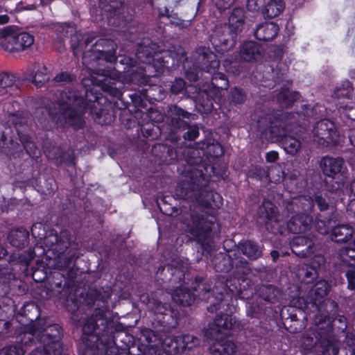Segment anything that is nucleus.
Segmentation results:
<instances>
[{
    "mask_svg": "<svg viewBox=\"0 0 355 355\" xmlns=\"http://www.w3.org/2000/svg\"><path fill=\"white\" fill-rule=\"evenodd\" d=\"M298 114L285 113L279 120L272 114H266L258 121V128L262 135L271 142H282L297 123Z\"/></svg>",
    "mask_w": 355,
    "mask_h": 355,
    "instance_id": "obj_7",
    "label": "nucleus"
},
{
    "mask_svg": "<svg viewBox=\"0 0 355 355\" xmlns=\"http://www.w3.org/2000/svg\"><path fill=\"white\" fill-rule=\"evenodd\" d=\"M312 134L313 141L323 147L336 145L340 137L335 123L327 119L315 123Z\"/></svg>",
    "mask_w": 355,
    "mask_h": 355,
    "instance_id": "obj_14",
    "label": "nucleus"
},
{
    "mask_svg": "<svg viewBox=\"0 0 355 355\" xmlns=\"http://www.w3.org/2000/svg\"><path fill=\"white\" fill-rule=\"evenodd\" d=\"M29 232L24 228L20 227L16 230L12 231L8 240L10 243L17 248H22L28 243Z\"/></svg>",
    "mask_w": 355,
    "mask_h": 355,
    "instance_id": "obj_28",
    "label": "nucleus"
},
{
    "mask_svg": "<svg viewBox=\"0 0 355 355\" xmlns=\"http://www.w3.org/2000/svg\"><path fill=\"white\" fill-rule=\"evenodd\" d=\"M18 143L13 138L10 127L3 125L0 126V149L4 153H12L17 150Z\"/></svg>",
    "mask_w": 355,
    "mask_h": 355,
    "instance_id": "obj_20",
    "label": "nucleus"
},
{
    "mask_svg": "<svg viewBox=\"0 0 355 355\" xmlns=\"http://www.w3.org/2000/svg\"><path fill=\"white\" fill-rule=\"evenodd\" d=\"M69 233L64 230L61 231L59 234L51 232L46 237L45 243L49 245L53 251L58 254H62L71 244Z\"/></svg>",
    "mask_w": 355,
    "mask_h": 355,
    "instance_id": "obj_17",
    "label": "nucleus"
},
{
    "mask_svg": "<svg viewBox=\"0 0 355 355\" xmlns=\"http://www.w3.org/2000/svg\"><path fill=\"white\" fill-rule=\"evenodd\" d=\"M239 249L251 260H256L262 256V249L252 241H245L239 244Z\"/></svg>",
    "mask_w": 355,
    "mask_h": 355,
    "instance_id": "obj_27",
    "label": "nucleus"
},
{
    "mask_svg": "<svg viewBox=\"0 0 355 355\" xmlns=\"http://www.w3.org/2000/svg\"><path fill=\"white\" fill-rule=\"evenodd\" d=\"M281 144L284 150L291 155H295L298 153L302 148L301 141L299 139L288 134L284 137Z\"/></svg>",
    "mask_w": 355,
    "mask_h": 355,
    "instance_id": "obj_33",
    "label": "nucleus"
},
{
    "mask_svg": "<svg viewBox=\"0 0 355 355\" xmlns=\"http://www.w3.org/2000/svg\"><path fill=\"white\" fill-rule=\"evenodd\" d=\"M245 10L234 7L228 18V23L216 26L209 36L211 44H236L245 21Z\"/></svg>",
    "mask_w": 355,
    "mask_h": 355,
    "instance_id": "obj_6",
    "label": "nucleus"
},
{
    "mask_svg": "<svg viewBox=\"0 0 355 355\" xmlns=\"http://www.w3.org/2000/svg\"><path fill=\"white\" fill-rule=\"evenodd\" d=\"M338 259L349 266H355V249L352 248H343L338 251Z\"/></svg>",
    "mask_w": 355,
    "mask_h": 355,
    "instance_id": "obj_43",
    "label": "nucleus"
},
{
    "mask_svg": "<svg viewBox=\"0 0 355 355\" xmlns=\"http://www.w3.org/2000/svg\"><path fill=\"white\" fill-rule=\"evenodd\" d=\"M313 206V200L306 196H298L287 202L286 209L288 213L299 211L300 209L305 212L293 216L287 222L286 228L289 232L300 234L310 228L313 219L307 212L311 211Z\"/></svg>",
    "mask_w": 355,
    "mask_h": 355,
    "instance_id": "obj_9",
    "label": "nucleus"
},
{
    "mask_svg": "<svg viewBox=\"0 0 355 355\" xmlns=\"http://www.w3.org/2000/svg\"><path fill=\"white\" fill-rule=\"evenodd\" d=\"M258 214L260 219L266 223L267 220H270L275 216L278 215L277 207L269 200H264L262 205L259 207Z\"/></svg>",
    "mask_w": 355,
    "mask_h": 355,
    "instance_id": "obj_30",
    "label": "nucleus"
},
{
    "mask_svg": "<svg viewBox=\"0 0 355 355\" xmlns=\"http://www.w3.org/2000/svg\"><path fill=\"white\" fill-rule=\"evenodd\" d=\"M99 6L110 12L108 23L114 27L123 28L133 19L124 0H99Z\"/></svg>",
    "mask_w": 355,
    "mask_h": 355,
    "instance_id": "obj_13",
    "label": "nucleus"
},
{
    "mask_svg": "<svg viewBox=\"0 0 355 355\" xmlns=\"http://www.w3.org/2000/svg\"><path fill=\"white\" fill-rule=\"evenodd\" d=\"M15 26V32L10 36L13 37L15 44H34L35 37L33 34L26 31L17 33V27Z\"/></svg>",
    "mask_w": 355,
    "mask_h": 355,
    "instance_id": "obj_45",
    "label": "nucleus"
},
{
    "mask_svg": "<svg viewBox=\"0 0 355 355\" xmlns=\"http://www.w3.org/2000/svg\"><path fill=\"white\" fill-rule=\"evenodd\" d=\"M241 327V322L234 316L227 314L216 315L205 331V336L214 340L209 347L210 353L213 355H234L236 345L224 336L227 335L229 330L239 329Z\"/></svg>",
    "mask_w": 355,
    "mask_h": 355,
    "instance_id": "obj_4",
    "label": "nucleus"
},
{
    "mask_svg": "<svg viewBox=\"0 0 355 355\" xmlns=\"http://www.w3.org/2000/svg\"><path fill=\"white\" fill-rule=\"evenodd\" d=\"M167 112L171 116V125L179 130H185L189 127V123L184 119L191 118L194 120L197 118L196 114L188 112L175 104L169 105L167 107Z\"/></svg>",
    "mask_w": 355,
    "mask_h": 355,
    "instance_id": "obj_16",
    "label": "nucleus"
},
{
    "mask_svg": "<svg viewBox=\"0 0 355 355\" xmlns=\"http://www.w3.org/2000/svg\"><path fill=\"white\" fill-rule=\"evenodd\" d=\"M186 86V83L182 78H176L171 86V92L174 94L181 93Z\"/></svg>",
    "mask_w": 355,
    "mask_h": 355,
    "instance_id": "obj_58",
    "label": "nucleus"
},
{
    "mask_svg": "<svg viewBox=\"0 0 355 355\" xmlns=\"http://www.w3.org/2000/svg\"><path fill=\"white\" fill-rule=\"evenodd\" d=\"M259 46H243L240 52L241 58L244 61H251L257 59L260 55V51L257 48Z\"/></svg>",
    "mask_w": 355,
    "mask_h": 355,
    "instance_id": "obj_48",
    "label": "nucleus"
},
{
    "mask_svg": "<svg viewBox=\"0 0 355 355\" xmlns=\"http://www.w3.org/2000/svg\"><path fill=\"white\" fill-rule=\"evenodd\" d=\"M319 164L326 177L327 189L331 192L341 189L347 181V168L345 160L340 157L327 155L320 159Z\"/></svg>",
    "mask_w": 355,
    "mask_h": 355,
    "instance_id": "obj_10",
    "label": "nucleus"
},
{
    "mask_svg": "<svg viewBox=\"0 0 355 355\" xmlns=\"http://www.w3.org/2000/svg\"><path fill=\"white\" fill-rule=\"evenodd\" d=\"M8 112V123L15 126L19 137V133H23L22 132L28 126V119L21 112H10L9 110Z\"/></svg>",
    "mask_w": 355,
    "mask_h": 355,
    "instance_id": "obj_31",
    "label": "nucleus"
},
{
    "mask_svg": "<svg viewBox=\"0 0 355 355\" xmlns=\"http://www.w3.org/2000/svg\"><path fill=\"white\" fill-rule=\"evenodd\" d=\"M23 346L17 344L6 345L0 349V355H24Z\"/></svg>",
    "mask_w": 355,
    "mask_h": 355,
    "instance_id": "obj_50",
    "label": "nucleus"
},
{
    "mask_svg": "<svg viewBox=\"0 0 355 355\" xmlns=\"http://www.w3.org/2000/svg\"><path fill=\"white\" fill-rule=\"evenodd\" d=\"M180 339L183 344L182 348L184 349L190 350L199 345L198 338L193 335H184Z\"/></svg>",
    "mask_w": 355,
    "mask_h": 355,
    "instance_id": "obj_54",
    "label": "nucleus"
},
{
    "mask_svg": "<svg viewBox=\"0 0 355 355\" xmlns=\"http://www.w3.org/2000/svg\"><path fill=\"white\" fill-rule=\"evenodd\" d=\"M1 47L3 51L15 58L32 56L34 53L33 46H1Z\"/></svg>",
    "mask_w": 355,
    "mask_h": 355,
    "instance_id": "obj_34",
    "label": "nucleus"
},
{
    "mask_svg": "<svg viewBox=\"0 0 355 355\" xmlns=\"http://www.w3.org/2000/svg\"><path fill=\"white\" fill-rule=\"evenodd\" d=\"M345 276L347 279V287L350 290L355 289V268L347 270Z\"/></svg>",
    "mask_w": 355,
    "mask_h": 355,
    "instance_id": "obj_62",
    "label": "nucleus"
},
{
    "mask_svg": "<svg viewBox=\"0 0 355 355\" xmlns=\"http://www.w3.org/2000/svg\"><path fill=\"white\" fill-rule=\"evenodd\" d=\"M329 290L330 286L327 281L320 280L317 282L309 292L310 302L318 307V304H320L321 300L327 295Z\"/></svg>",
    "mask_w": 355,
    "mask_h": 355,
    "instance_id": "obj_22",
    "label": "nucleus"
},
{
    "mask_svg": "<svg viewBox=\"0 0 355 355\" xmlns=\"http://www.w3.org/2000/svg\"><path fill=\"white\" fill-rule=\"evenodd\" d=\"M216 220V217L209 214L202 207L194 206L191 209L187 231L202 244L208 243L213 236Z\"/></svg>",
    "mask_w": 355,
    "mask_h": 355,
    "instance_id": "obj_8",
    "label": "nucleus"
},
{
    "mask_svg": "<svg viewBox=\"0 0 355 355\" xmlns=\"http://www.w3.org/2000/svg\"><path fill=\"white\" fill-rule=\"evenodd\" d=\"M188 130L184 133L183 138L186 140L193 141L199 136V128L197 125H189Z\"/></svg>",
    "mask_w": 355,
    "mask_h": 355,
    "instance_id": "obj_57",
    "label": "nucleus"
},
{
    "mask_svg": "<svg viewBox=\"0 0 355 355\" xmlns=\"http://www.w3.org/2000/svg\"><path fill=\"white\" fill-rule=\"evenodd\" d=\"M86 107V102L83 97L74 91L64 90L60 93L58 101L37 111L35 123L46 130L66 126L79 129L84 123L83 116Z\"/></svg>",
    "mask_w": 355,
    "mask_h": 355,
    "instance_id": "obj_1",
    "label": "nucleus"
},
{
    "mask_svg": "<svg viewBox=\"0 0 355 355\" xmlns=\"http://www.w3.org/2000/svg\"><path fill=\"white\" fill-rule=\"evenodd\" d=\"M198 54H197V50H196V52H195V54L193 55V57H194V58L196 60V64H197L196 67L189 68V69H187L186 71H185V76H186V78L189 81H196V80H198V69H200V70L203 71L200 68V65L198 64V63L197 62L196 58H198Z\"/></svg>",
    "mask_w": 355,
    "mask_h": 355,
    "instance_id": "obj_55",
    "label": "nucleus"
},
{
    "mask_svg": "<svg viewBox=\"0 0 355 355\" xmlns=\"http://www.w3.org/2000/svg\"><path fill=\"white\" fill-rule=\"evenodd\" d=\"M285 9L284 0H270L264 6L263 15L266 19H273L278 17Z\"/></svg>",
    "mask_w": 355,
    "mask_h": 355,
    "instance_id": "obj_25",
    "label": "nucleus"
},
{
    "mask_svg": "<svg viewBox=\"0 0 355 355\" xmlns=\"http://www.w3.org/2000/svg\"><path fill=\"white\" fill-rule=\"evenodd\" d=\"M108 322L107 311L103 309H96L92 315L83 325V334L81 340L84 345V355H101L105 349L99 336L94 332L101 327L103 330Z\"/></svg>",
    "mask_w": 355,
    "mask_h": 355,
    "instance_id": "obj_5",
    "label": "nucleus"
},
{
    "mask_svg": "<svg viewBox=\"0 0 355 355\" xmlns=\"http://www.w3.org/2000/svg\"><path fill=\"white\" fill-rule=\"evenodd\" d=\"M354 234L352 226L347 224L334 227L331 231V239L338 243H347L351 241Z\"/></svg>",
    "mask_w": 355,
    "mask_h": 355,
    "instance_id": "obj_21",
    "label": "nucleus"
},
{
    "mask_svg": "<svg viewBox=\"0 0 355 355\" xmlns=\"http://www.w3.org/2000/svg\"><path fill=\"white\" fill-rule=\"evenodd\" d=\"M44 153L48 159L56 165H60L65 161V153L58 146L44 147Z\"/></svg>",
    "mask_w": 355,
    "mask_h": 355,
    "instance_id": "obj_36",
    "label": "nucleus"
},
{
    "mask_svg": "<svg viewBox=\"0 0 355 355\" xmlns=\"http://www.w3.org/2000/svg\"><path fill=\"white\" fill-rule=\"evenodd\" d=\"M37 338L42 347L33 350L29 355H66L61 343V328L58 324H51L42 331L33 327H25L17 336L16 342L21 346L31 345Z\"/></svg>",
    "mask_w": 355,
    "mask_h": 355,
    "instance_id": "obj_3",
    "label": "nucleus"
},
{
    "mask_svg": "<svg viewBox=\"0 0 355 355\" xmlns=\"http://www.w3.org/2000/svg\"><path fill=\"white\" fill-rule=\"evenodd\" d=\"M279 169L277 168H272L269 171L261 167L256 168V174L260 179H266L271 182L278 183L281 180L279 176Z\"/></svg>",
    "mask_w": 355,
    "mask_h": 355,
    "instance_id": "obj_41",
    "label": "nucleus"
},
{
    "mask_svg": "<svg viewBox=\"0 0 355 355\" xmlns=\"http://www.w3.org/2000/svg\"><path fill=\"white\" fill-rule=\"evenodd\" d=\"M73 256L59 254L56 261V267L60 270L65 269L70 266L72 263Z\"/></svg>",
    "mask_w": 355,
    "mask_h": 355,
    "instance_id": "obj_56",
    "label": "nucleus"
},
{
    "mask_svg": "<svg viewBox=\"0 0 355 355\" xmlns=\"http://www.w3.org/2000/svg\"><path fill=\"white\" fill-rule=\"evenodd\" d=\"M196 285L193 288L197 293L198 297L202 300H208L211 296V286L207 283L202 282L201 277L196 279Z\"/></svg>",
    "mask_w": 355,
    "mask_h": 355,
    "instance_id": "obj_42",
    "label": "nucleus"
},
{
    "mask_svg": "<svg viewBox=\"0 0 355 355\" xmlns=\"http://www.w3.org/2000/svg\"><path fill=\"white\" fill-rule=\"evenodd\" d=\"M149 306L156 314H166L170 311V305L166 303H162L160 301L153 299L149 302Z\"/></svg>",
    "mask_w": 355,
    "mask_h": 355,
    "instance_id": "obj_49",
    "label": "nucleus"
},
{
    "mask_svg": "<svg viewBox=\"0 0 355 355\" xmlns=\"http://www.w3.org/2000/svg\"><path fill=\"white\" fill-rule=\"evenodd\" d=\"M196 58L200 68L209 73H213L211 78L212 85L220 89H227L229 86V81L226 76L223 73H216L220 63L216 55L206 46H200L197 48Z\"/></svg>",
    "mask_w": 355,
    "mask_h": 355,
    "instance_id": "obj_12",
    "label": "nucleus"
},
{
    "mask_svg": "<svg viewBox=\"0 0 355 355\" xmlns=\"http://www.w3.org/2000/svg\"><path fill=\"white\" fill-rule=\"evenodd\" d=\"M266 229L272 234H282L285 230L284 223L279 216H275L270 220H267L265 223Z\"/></svg>",
    "mask_w": 355,
    "mask_h": 355,
    "instance_id": "obj_44",
    "label": "nucleus"
},
{
    "mask_svg": "<svg viewBox=\"0 0 355 355\" xmlns=\"http://www.w3.org/2000/svg\"><path fill=\"white\" fill-rule=\"evenodd\" d=\"M299 275L303 277V279L307 282L317 278L318 270L311 263V265H303L299 270Z\"/></svg>",
    "mask_w": 355,
    "mask_h": 355,
    "instance_id": "obj_47",
    "label": "nucleus"
},
{
    "mask_svg": "<svg viewBox=\"0 0 355 355\" xmlns=\"http://www.w3.org/2000/svg\"><path fill=\"white\" fill-rule=\"evenodd\" d=\"M234 269V272L238 276L248 275L251 271L248 262L243 257L236 261Z\"/></svg>",
    "mask_w": 355,
    "mask_h": 355,
    "instance_id": "obj_52",
    "label": "nucleus"
},
{
    "mask_svg": "<svg viewBox=\"0 0 355 355\" xmlns=\"http://www.w3.org/2000/svg\"><path fill=\"white\" fill-rule=\"evenodd\" d=\"M291 250L297 257L302 258L306 257L312 254L314 252V243L309 238L298 236L293 239Z\"/></svg>",
    "mask_w": 355,
    "mask_h": 355,
    "instance_id": "obj_18",
    "label": "nucleus"
},
{
    "mask_svg": "<svg viewBox=\"0 0 355 355\" xmlns=\"http://www.w3.org/2000/svg\"><path fill=\"white\" fill-rule=\"evenodd\" d=\"M100 103L95 101L91 109V113L94 121L101 125H104L110 123V115L107 112L106 109L99 107Z\"/></svg>",
    "mask_w": 355,
    "mask_h": 355,
    "instance_id": "obj_35",
    "label": "nucleus"
},
{
    "mask_svg": "<svg viewBox=\"0 0 355 355\" xmlns=\"http://www.w3.org/2000/svg\"><path fill=\"white\" fill-rule=\"evenodd\" d=\"M211 263L217 272H229L233 268L232 255L223 252L215 254Z\"/></svg>",
    "mask_w": 355,
    "mask_h": 355,
    "instance_id": "obj_23",
    "label": "nucleus"
},
{
    "mask_svg": "<svg viewBox=\"0 0 355 355\" xmlns=\"http://www.w3.org/2000/svg\"><path fill=\"white\" fill-rule=\"evenodd\" d=\"M300 94L291 91L288 89H282L277 95V100L279 103L285 107H290L300 98Z\"/></svg>",
    "mask_w": 355,
    "mask_h": 355,
    "instance_id": "obj_38",
    "label": "nucleus"
},
{
    "mask_svg": "<svg viewBox=\"0 0 355 355\" xmlns=\"http://www.w3.org/2000/svg\"><path fill=\"white\" fill-rule=\"evenodd\" d=\"M98 37L95 32L83 33L81 31H75L70 34V44H89Z\"/></svg>",
    "mask_w": 355,
    "mask_h": 355,
    "instance_id": "obj_29",
    "label": "nucleus"
},
{
    "mask_svg": "<svg viewBox=\"0 0 355 355\" xmlns=\"http://www.w3.org/2000/svg\"><path fill=\"white\" fill-rule=\"evenodd\" d=\"M183 156L188 164L196 166L187 173L185 179L178 184L175 195L179 198L196 202L199 205L211 206L210 199L214 194L206 189L207 185V174L201 168L207 172L213 170V167L205 162V152L203 149L188 148L184 150Z\"/></svg>",
    "mask_w": 355,
    "mask_h": 355,
    "instance_id": "obj_2",
    "label": "nucleus"
},
{
    "mask_svg": "<svg viewBox=\"0 0 355 355\" xmlns=\"http://www.w3.org/2000/svg\"><path fill=\"white\" fill-rule=\"evenodd\" d=\"M79 306L80 302L76 298L70 297L67 299L66 307L68 311L74 313L79 309Z\"/></svg>",
    "mask_w": 355,
    "mask_h": 355,
    "instance_id": "obj_63",
    "label": "nucleus"
},
{
    "mask_svg": "<svg viewBox=\"0 0 355 355\" xmlns=\"http://www.w3.org/2000/svg\"><path fill=\"white\" fill-rule=\"evenodd\" d=\"M339 112L346 118L355 121V105L340 107Z\"/></svg>",
    "mask_w": 355,
    "mask_h": 355,
    "instance_id": "obj_59",
    "label": "nucleus"
},
{
    "mask_svg": "<svg viewBox=\"0 0 355 355\" xmlns=\"http://www.w3.org/2000/svg\"><path fill=\"white\" fill-rule=\"evenodd\" d=\"M279 31L275 22H265L259 24L254 31V37L259 41L268 42L272 40Z\"/></svg>",
    "mask_w": 355,
    "mask_h": 355,
    "instance_id": "obj_19",
    "label": "nucleus"
},
{
    "mask_svg": "<svg viewBox=\"0 0 355 355\" xmlns=\"http://www.w3.org/2000/svg\"><path fill=\"white\" fill-rule=\"evenodd\" d=\"M76 80V76L73 74L68 72H61L57 74L54 80L58 83H71Z\"/></svg>",
    "mask_w": 355,
    "mask_h": 355,
    "instance_id": "obj_60",
    "label": "nucleus"
},
{
    "mask_svg": "<svg viewBox=\"0 0 355 355\" xmlns=\"http://www.w3.org/2000/svg\"><path fill=\"white\" fill-rule=\"evenodd\" d=\"M140 339L142 342L146 343L148 347L146 350L150 348L158 349L157 347L160 344V339L154 331L149 329L142 330Z\"/></svg>",
    "mask_w": 355,
    "mask_h": 355,
    "instance_id": "obj_37",
    "label": "nucleus"
},
{
    "mask_svg": "<svg viewBox=\"0 0 355 355\" xmlns=\"http://www.w3.org/2000/svg\"><path fill=\"white\" fill-rule=\"evenodd\" d=\"M16 81L14 73L3 71L0 73V88L5 90L3 94H7L11 89Z\"/></svg>",
    "mask_w": 355,
    "mask_h": 355,
    "instance_id": "obj_46",
    "label": "nucleus"
},
{
    "mask_svg": "<svg viewBox=\"0 0 355 355\" xmlns=\"http://www.w3.org/2000/svg\"><path fill=\"white\" fill-rule=\"evenodd\" d=\"M24 78L31 81L36 87H41L49 80L48 69L41 63H32L24 72Z\"/></svg>",
    "mask_w": 355,
    "mask_h": 355,
    "instance_id": "obj_15",
    "label": "nucleus"
},
{
    "mask_svg": "<svg viewBox=\"0 0 355 355\" xmlns=\"http://www.w3.org/2000/svg\"><path fill=\"white\" fill-rule=\"evenodd\" d=\"M230 98L235 104H241L246 100V94L242 89L234 87L230 91Z\"/></svg>",
    "mask_w": 355,
    "mask_h": 355,
    "instance_id": "obj_53",
    "label": "nucleus"
},
{
    "mask_svg": "<svg viewBox=\"0 0 355 355\" xmlns=\"http://www.w3.org/2000/svg\"><path fill=\"white\" fill-rule=\"evenodd\" d=\"M111 296V291L109 288H101L99 290L90 289L87 293V297H92L91 301L87 302V304L92 306L96 300L106 302Z\"/></svg>",
    "mask_w": 355,
    "mask_h": 355,
    "instance_id": "obj_39",
    "label": "nucleus"
},
{
    "mask_svg": "<svg viewBox=\"0 0 355 355\" xmlns=\"http://www.w3.org/2000/svg\"><path fill=\"white\" fill-rule=\"evenodd\" d=\"M72 50L76 56L82 54L83 64L91 71L89 73L101 75L104 77L112 76L110 71L98 69V61L101 60L108 62H116L117 58L115 49L105 52L95 50L94 46H73Z\"/></svg>",
    "mask_w": 355,
    "mask_h": 355,
    "instance_id": "obj_11",
    "label": "nucleus"
},
{
    "mask_svg": "<svg viewBox=\"0 0 355 355\" xmlns=\"http://www.w3.org/2000/svg\"><path fill=\"white\" fill-rule=\"evenodd\" d=\"M337 214L331 211L327 217L323 214L320 215L316 219V229L321 234H327L329 232L331 222H335Z\"/></svg>",
    "mask_w": 355,
    "mask_h": 355,
    "instance_id": "obj_32",
    "label": "nucleus"
},
{
    "mask_svg": "<svg viewBox=\"0 0 355 355\" xmlns=\"http://www.w3.org/2000/svg\"><path fill=\"white\" fill-rule=\"evenodd\" d=\"M205 0H199L198 4L204 2ZM211 2L219 9L225 10L229 8L234 3V0H211Z\"/></svg>",
    "mask_w": 355,
    "mask_h": 355,
    "instance_id": "obj_61",
    "label": "nucleus"
},
{
    "mask_svg": "<svg viewBox=\"0 0 355 355\" xmlns=\"http://www.w3.org/2000/svg\"><path fill=\"white\" fill-rule=\"evenodd\" d=\"M353 89L349 82L346 83L342 87H337L334 92V96L337 98H349L352 96Z\"/></svg>",
    "mask_w": 355,
    "mask_h": 355,
    "instance_id": "obj_51",
    "label": "nucleus"
},
{
    "mask_svg": "<svg viewBox=\"0 0 355 355\" xmlns=\"http://www.w3.org/2000/svg\"><path fill=\"white\" fill-rule=\"evenodd\" d=\"M15 32V26L14 25L7 26L0 28V40L6 39Z\"/></svg>",
    "mask_w": 355,
    "mask_h": 355,
    "instance_id": "obj_64",
    "label": "nucleus"
},
{
    "mask_svg": "<svg viewBox=\"0 0 355 355\" xmlns=\"http://www.w3.org/2000/svg\"><path fill=\"white\" fill-rule=\"evenodd\" d=\"M171 297L177 304L185 306H190L195 302L196 295L185 287H179L174 290Z\"/></svg>",
    "mask_w": 355,
    "mask_h": 355,
    "instance_id": "obj_24",
    "label": "nucleus"
},
{
    "mask_svg": "<svg viewBox=\"0 0 355 355\" xmlns=\"http://www.w3.org/2000/svg\"><path fill=\"white\" fill-rule=\"evenodd\" d=\"M257 293L261 298L270 303L277 302L281 295L280 290L270 284L261 285Z\"/></svg>",
    "mask_w": 355,
    "mask_h": 355,
    "instance_id": "obj_26",
    "label": "nucleus"
},
{
    "mask_svg": "<svg viewBox=\"0 0 355 355\" xmlns=\"http://www.w3.org/2000/svg\"><path fill=\"white\" fill-rule=\"evenodd\" d=\"M19 140L21 142L26 153L32 158L37 157L40 155V150L37 148L35 143L31 140L29 135L24 133H19Z\"/></svg>",
    "mask_w": 355,
    "mask_h": 355,
    "instance_id": "obj_40",
    "label": "nucleus"
}]
</instances>
